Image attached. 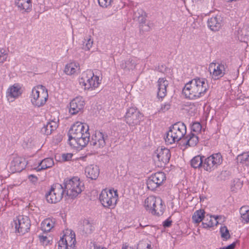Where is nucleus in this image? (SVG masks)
I'll return each instance as SVG.
<instances>
[{"instance_id": "864d4df0", "label": "nucleus", "mask_w": 249, "mask_h": 249, "mask_svg": "<svg viewBox=\"0 0 249 249\" xmlns=\"http://www.w3.org/2000/svg\"><path fill=\"white\" fill-rule=\"evenodd\" d=\"M241 220L243 222L248 223L249 222V212L241 216Z\"/></svg>"}, {"instance_id": "49530a36", "label": "nucleus", "mask_w": 249, "mask_h": 249, "mask_svg": "<svg viewBox=\"0 0 249 249\" xmlns=\"http://www.w3.org/2000/svg\"><path fill=\"white\" fill-rule=\"evenodd\" d=\"M1 57L0 58V63H3L6 61L7 57V54L5 53V51L3 49L1 50Z\"/></svg>"}, {"instance_id": "4d7b16f0", "label": "nucleus", "mask_w": 249, "mask_h": 249, "mask_svg": "<svg viewBox=\"0 0 249 249\" xmlns=\"http://www.w3.org/2000/svg\"><path fill=\"white\" fill-rule=\"evenodd\" d=\"M236 245V243L233 242L231 245L226 247H223L221 249H234Z\"/></svg>"}, {"instance_id": "423d86ee", "label": "nucleus", "mask_w": 249, "mask_h": 249, "mask_svg": "<svg viewBox=\"0 0 249 249\" xmlns=\"http://www.w3.org/2000/svg\"><path fill=\"white\" fill-rule=\"evenodd\" d=\"M118 194L117 190H103L99 196V200L102 205L106 208L113 209L117 203Z\"/></svg>"}, {"instance_id": "4468645a", "label": "nucleus", "mask_w": 249, "mask_h": 249, "mask_svg": "<svg viewBox=\"0 0 249 249\" xmlns=\"http://www.w3.org/2000/svg\"><path fill=\"white\" fill-rule=\"evenodd\" d=\"M27 164L25 159L20 157H14L10 163L9 170L12 173L20 172L25 169Z\"/></svg>"}, {"instance_id": "680f3d73", "label": "nucleus", "mask_w": 249, "mask_h": 249, "mask_svg": "<svg viewBox=\"0 0 249 249\" xmlns=\"http://www.w3.org/2000/svg\"><path fill=\"white\" fill-rule=\"evenodd\" d=\"M222 216V218H218L217 220L218 221V223L220 222H223V221H224L225 217L223 216Z\"/></svg>"}, {"instance_id": "20e7f679", "label": "nucleus", "mask_w": 249, "mask_h": 249, "mask_svg": "<svg viewBox=\"0 0 249 249\" xmlns=\"http://www.w3.org/2000/svg\"><path fill=\"white\" fill-rule=\"evenodd\" d=\"M186 133L185 124L178 122L173 124L166 132L164 137L165 142L167 144H171L178 142Z\"/></svg>"}, {"instance_id": "4be33fe9", "label": "nucleus", "mask_w": 249, "mask_h": 249, "mask_svg": "<svg viewBox=\"0 0 249 249\" xmlns=\"http://www.w3.org/2000/svg\"><path fill=\"white\" fill-rule=\"evenodd\" d=\"M57 126L58 125L56 122L53 121L48 122L41 128V132L46 135H50L53 131L56 129Z\"/></svg>"}, {"instance_id": "a211bd4d", "label": "nucleus", "mask_w": 249, "mask_h": 249, "mask_svg": "<svg viewBox=\"0 0 249 249\" xmlns=\"http://www.w3.org/2000/svg\"><path fill=\"white\" fill-rule=\"evenodd\" d=\"M158 91L157 97L159 98L162 99L166 95V88L168 85V82L163 78H160L158 81Z\"/></svg>"}, {"instance_id": "473e14b6", "label": "nucleus", "mask_w": 249, "mask_h": 249, "mask_svg": "<svg viewBox=\"0 0 249 249\" xmlns=\"http://www.w3.org/2000/svg\"><path fill=\"white\" fill-rule=\"evenodd\" d=\"M186 138L187 139L186 145L189 146H195L198 142V137L196 134L192 132L187 136Z\"/></svg>"}, {"instance_id": "bb28decb", "label": "nucleus", "mask_w": 249, "mask_h": 249, "mask_svg": "<svg viewBox=\"0 0 249 249\" xmlns=\"http://www.w3.org/2000/svg\"><path fill=\"white\" fill-rule=\"evenodd\" d=\"M236 160L237 162L242 165L249 166V151L238 155Z\"/></svg>"}, {"instance_id": "7c9ffc66", "label": "nucleus", "mask_w": 249, "mask_h": 249, "mask_svg": "<svg viewBox=\"0 0 249 249\" xmlns=\"http://www.w3.org/2000/svg\"><path fill=\"white\" fill-rule=\"evenodd\" d=\"M205 211L203 209L196 211L192 216V220L195 223H199L204 218Z\"/></svg>"}, {"instance_id": "7ed1b4c3", "label": "nucleus", "mask_w": 249, "mask_h": 249, "mask_svg": "<svg viewBox=\"0 0 249 249\" xmlns=\"http://www.w3.org/2000/svg\"><path fill=\"white\" fill-rule=\"evenodd\" d=\"M207 80L203 78L196 77L185 84L182 93L186 98L197 99L203 96L208 89Z\"/></svg>"}, {"instance_id": "ddd939ff", "label": "nucleus", "mask_w": 249, "mask_h": 249, "mask_svg": "<svg viewBox=\"0 0 249 249\" xmlns=\"http://www.w3.org/2000/svg\"><path fill=\"white\" fill-rule=\"evenodd\" d=\"M209 70L213 78L215 80L219 79L225 74V65L222 63H211Z\"/></svg>"}, {"instance_id": "79ce46f5", "label": "nucleus", "mask_w": 249, "mask_h": 249, "mask_svg": "<svg viewBox=\"0 0 249 249\" xmlns=\"http://www.w3.org/2000/svg\"><path fill=\"white\" fill-rule=\"evenodd\" d=\"M99 5L103 8H107L111 5L113 0H98Z\"/></svg>"}, {"instance_id": "c756f323", "label": "nucleus", "mask_w": 249, "mask_h": 249, "mask_svg": "<svg viewBox=\"0 0 249 249\" xmlns=\"http://www.w3.org/2000/svg\"><path fill=\"white\" fill-rule=\"evenodd\" d=\"M205 157L204 156H200L199 155H197L194 157L191 160V164L192 167L194 168H199L201 167L203 165V158Z\"/></svg>"}, {"instance_id": "f8f14e48", "label": "nucleus", "mask_w": 249, "mask_h": 249, "mask_svg": "<svg viewBox=\"0 0 249 249\" xmlns=\"http://www.w3.org/2000/svg\"><path fill=\"white\" fill-rule=\"evenodd\" d=\"M108 138L107 134L103 133L100 131H95L92 136L91 140H89V142L93 148L97 149L103 148L106 145V141Z\"/></svg>"}, {"instance_id": "6ab92c4d", "label": "nucleus", "mask_w": 249, "mask_h": 249, "mask_svg": "<svg viewBox=\"0 0 249 249\" xmlns=\"http://www.w3.org/2000/svg\"><path fill=\"white\" fill-rule=\"evenodd\" d=\"M86 177L91 179H96L99 175V168L97 165H89L85 170Z\"/></svg>"}, {"instance_id": "052dcab7", "label": "nucleus", "mask_w": 249, "mask_h": 249, "mask_svg": "<svg viewBox=\"0 0 249 249\" xmlns=\"http://www.w3.org/2000/svg\"><path fill=\"white\" fill-rule=\"evenodd\" d=\"M90 249H97V245L95 243H90Z\"/></svg>"}, {"instance_id": "f257e3e1", "label": "nucleus", "mask_w": 249, "mask_h": 249, "mask_svg": "<svg viewBox=\"0 0 249 249\" xmlns=\"http://www.w3.org/2000/svg\"><path fill=\"white\" fill-rule=\"evenodd\" d=\"M80 184L77 177L65 180L64 188L59 183L54 184L46 194V199L50 203H56L61 200L64 193L71 198L75 197L82 192Z\"/></svg>"}, {"instance_id": "39448f33", "label": "nucleus", "mask_w": 249, "mask_h": 249, "mask_svg": "<svg viewBox=\"0 0 249 249\" xmlns=\"http://www.w3.org/2000/svg\"><path fill=\"white\" fill-rule=\"evenodd\" d=\"M48 98V90L42 85H38L32 89L31 102L38 107L43 106Z\"/></svg>"}, {"instance_id": "5701e85b", "label": "nucleus", "mask_w": 249, "mask_h": 249, "mask_svg": "<svg viewBox=\"0 0 249 249\" xmlns=\"http://www.w3.org/2000/svg\"><path fill=\"white\" fill-rule=\"evenodd\" d=\"M73 239H76L75 233L71 230H67L65 234L58 242V246H64V243H68L70 241H72Z\"/></svg>"}, {"instance_id": "a18cd8bd", "label": "nucleus", "mask_w": 249, "mask_h": 249, "mask_svg": "<svg viewBox=\"0 0 249 249\" xmlns=\"http://www.w3.org/2000/svg\"><path fill=\"white\" fill-rule=\"evenodd\" d=\"M146 13L142 9L138 10L135 12L134 14V19L137 20L138 18L141 17V15H144Z\"/></svg>"}, {"instance_id": "6e6552de", "label": "nucleus", "mask_w": 249, "mask_h": 249, "mask_svg": "<svg viewBox=\"0 0 249 249\" xmlns=\"http://www.w3.org/2000/svg\"><path fill=\"white\" fill-rule=\"evenodd\" d=\"M142 118V114L134 107L129 108L125 115L126 123L129 125L134 126L140 124Z\"/></svg>"}, {"instance_id": "b1692460", "label": "nucleus", "mask_w": 249, "mask_h": 249, "mask_svg": "<svg viewBox=\"0 0 249 249\" xmlns=\"http://www.w3.org/2000/svg\"><path fill=\"white\" fill-rule=\"evenodd\" d=\"M21 94L20 91V88L18 86H13L10 87L6 92V97L8 100H10V98H15L18 97Z\"/></svg>"}, {"instance_id": "72a5a7b5", "label": "nucleus", "mask_w": 249, "mask_h": 249, "mask_svg": "<svg viewBox=\"0 0 249 249\" xmlns=\"http://www.w3.org/2000/svg\"><path fill=\"white\" fill-rule=\"evenodd\" d=\"M82 227L83 232L85 234L91 233L93 231L94 228L92 224L88 219H84L83 220Z\"/></svg>"}, {"instance_id": "cd10ccee", "label": "nucleus", "mask_w": 249, "mask_h": 249, "mask_svg": "<svg viewBox=\"0 0 249 249\" xmlns=\"http://www.w3.org/2000/svg\"><path fill=\"white\" fill-rule=\"evenodd\" d=\"M78 68V64L76 62H71L67 64L65 67L64 72L67 75L73 74Z\"/></svg>"}, {"instance_id": "e2e57ef3", "label": "nucleus", "mask_w": 249, "mask_h": 249, "mask_svg": "<svg viewBox=\"0 0 249 249\" xmlns=\"http://www.w3.org/2000/svg\"><path fill=\"white\" fill-rule=\"evenodd\" d=\"M122 249H132L130 247L127 245H123Z\"/></svg>"}, {"instance_id": "6e6d98bb", "label": "nucleus", "mask_w": 249, "mask_h": 249, "mask_svg": "<svg viewBox=\"0 0 249 249\" xmlns=\"http://www.w3.org/2000/svg\"><path fill=\"white\" fill-rule=\"evenodd\" d=\"M171 221L169 220V219H167L163 222V226L165 228L169 227L171 225Z\"/></svg>"}, {"instance_id": "8fccbe9b", "label": "nucleus", "mask_w": 249, "mask_h": 249, "mask_svg": "<svg viewBox=\"0 0 249 249\" xmlns=\"http://www.w3.org/2000/svg\"><path fill=\"white\" fill-rule=\"evenodd\" d=\"M248 212L249 213V207L248 206H244L240 208V213L241 216L248 213Z\"/></svg>"}, {"instance_id": "13d9d810", "label": "nucleus", "mask_w": 249, "mask_h": 249, "mask_svg": "<svg viewBox=\"0 0 249 249\" xmlns=\"http://www.w3.org/2000/svg\"><path fill=\"white\" fill-rule=\"evenodd\" d=\"M120 66L122 69H123L124 70L127 71V67L126 61H122L120 65Z\"/></svg>"}, {"instance_id": "a878e982", "label": "nucleus", "mask_w": 249, "mask_h": 249, "mask_svg": "<svg viewBox=\"0 0 249 249\" xmlns=\"http://www.w3.org/2000/svg\"><path fill=\"white\" fill-rule=\"evenodd\" d=\"M54 164L53 159L51 158L43 160L37 166V171L46 169L52 167Z\"/></svg>"}, {"instance_id": "4c0bfd02", "label": "nucleus", "mask_w": 249, "mask_h": 249, "mask_svg": "<svg viewBox=\"0 0 249 249\" xmlns=\"http://www.w3.org/2000/svg\"><path fill=\"white\" fill-rule=\"evenodd\" d=\"M42 225L45 231H50L53 227L54 222L52 220L46 219L43 221Z\"/></svg>"}, {"instance_id": "09e8293b", "label": "nucleus", "mask_w": 249, "mask_h": 249, "mask_svg": "<svg viewBox=\"0 0 249 249\" xmlns=\"http://www.w3.org/2000/svg\"><path fill=\"white\" fill-rule=\"evenodd\" d=\"M139 28L140 30L143 32L149 31L150 30V27L148 24H146L145 23L139 25Z\"/></svg>"}, {"instance_id": "393cba45", "label": "nucleus", "mask_w": 249, "mask_h": 249, "mask_svg": "<svg viewBox=\"0 0 249 249\" xmlns=\"http://www.w3.org/2000/svg\"><path fill=\"white\" fill-rule=\"evenodd\" d=\"M238 37L242 41L247 42L249 38V26L245 25L238 31Z\"/></svg>"}, {"instance_id": "de8ad7c7", "label": "nucleus", "mask_w": 249, "mask_h": 249, "mask_svg": "<svg viewBox=\"0 0 249 249\" xmlns=\"http://www.w3.org/2000/svg\"><path fill=\"white\" fill-rule=\"evenodd\" d=\"M170 104L169 103H165L164 105H162L160 111L164 112L167 111L170 108Z\"/></svg>"}, {"instance_id": "412c9836", "label": "nucleus", "mask_w": 249, "mask_h": 249, "mask_svg": "<svg viewBox=\"0 0 249 249\" xmlns=\"http://www.w3.org/2000/svg\"><path fill=\"white\" fill-rule=\"evenodd\" d=\"M160 197H155L154 196H149L144 201V207L147 210H149L151 213L152 209H153L154 206L156 205H160Z\"/></svg>"}, {"instance_id": "bf43d9fd", "label": "nucleus", "mask_w": 249, "mask_h": 249, "mask_svg": "<svg viewBox=\"0 0 249 249\" xmlns=\"http://www.w3.org/2000/svg\"><path fill=\"white\" fill-rule=\"evenodd\" d=\"M113 14V13L112 12L111 13H109L107 11H105L104 12V17L105 18H108L109 17H110V16L112 15Z\"/></svg>"}, {"instance_id": "3c124183", "label": "nucleus", "mask_w": 249, "mask_h": 249, "mask_svg": "<svg viewBox=\"0 0 249 249\" xmlns=\"http://www.w3.org/2000/svg\"><path fill=\"white\" fill-rule=\"evenodd\" d=\"M146 14H144V15H141V17H140L139 18H138L136 20H137L139 23V25H141V24H143L145 23L146 21Z\"/></svg>"}, {"instance_id": "37998d69", "label": "nucleus", "mask_w": 249, "mask_h": 249, "mask_svg": "<svg viewBox=\"0 0 249 249\" xmlns=\"http://www.w3.org/2000/svg\"><path fill=\"white\" fill-rule=\"evenodd\" d=\"M127 67V71H129L131 70H133L136 65V63L134 60L132 59H129L126 61Z\"/></svg>"}, {"instance_id": "9d476101", "label": "nucleus", "mask_w": 249, "mask_h": 249, "mask_svg": "<svg viewBox=\"0 0 249 249\" xmlns=\"http://www.w3.org/2000/svg\"><path fill=\"white\" fill-rule=\"evenodd\" d=\"M222 157L220 153H215L205 158L203 166L207 171H212L222 162Z\"/></svg>"}, {"instance_id": "0e129e2a", "label": "nucleus", "mask_w": 249, "mask_h": 249, "mask_svg": "<svg viewBox=\"0 0 249 249\" xmlns=\"http://www.w3.org/2000/svg\"><path fill=\"white\" fill-rule=\"evenodd\" d=\"M97 249H106L105 247H101L100 246H97Z\"/></svg>"}, {"instance_id": "f704fd0d", "label": "nucleus", "mask_w": 249, "mask_h": 249, "mask_svg": "<svg viewBox=\"0 0 249 249\" xmlns=\"http://www.w3.org/2000/svg\"><path fill=\"white\" fill-rule=\"evenodd\" d=\"M147 186L149 190L154 191L159 187V183H157L156 181L151 176L149 177L147 180Z\"/></svg>"}, {"instance_id": "ea45409f", "label": "nucleus", "mask_w": 249, "mask_h": 249, "mask_svg": "<svg viewBox=\"0 0 249 249\" xmlns=\"http://www.w3.org/2000/svg\"><path fill=\"white\" fill-rule=\"evenodd\" d=\"M83 42V49L85 51H89L92 47L93 44V40L91 38H88L87 40Z\"/></svg>"}, {"instance_id": "9b49d317", "label": "nucleus", "mask_w": 249, "mask_h": 249, "mask_svg": "<svg viewBox=\"0 0 249 249\" xmlns=\"http://www.w3.org/2000/svg\"><path fill=\"white\" fill-rule=\"evenodd\" d=\"M170 157V151L166 148L159 147L153 155L154 160H157L161 166L168 163Z\"/></svg>"}, {"instance_id": "1a4fd4ad", "label": "nucleus", "mask_w": 249, "mask_h": 249, "mask_svg": "<svg viewBox=\"0 0 249 249\" xmlns=\"http://www.w3.org/2000/svg\"><path fill=\"white\" fill-rule=\"evenodd\" d=\"M16 231L20 234H24L28 232L30 230V220L27 216L19 215L14 220Z\"/></svg>"}, {"instance_id": "f03ea898", "label": "nucleus", "mask_w": 249, "mask_h": 249, "mask_svg": "<svg viewBox=\"0 0 249 249\" xmlns=\"http://www.w3.org/2000/svg\"><path fill=\"white\" fill-rule=\"evenodd\" d=\"M89 130V126L86 124L79 122L74 124L68 132L70 144L76 147L75 144L72 142L73 141L77 145L81 147L86 146L89 143L90 137Z\"/></svg>"}, {"instance_id": "2eb2a0df", "label": "nucleus", "mask_w": 249, "mask_h": 249, "mask_svg": "<svg viewBox=\"0 0 249 249\" xmlns=\"http://www.w3.org/2000/svg\"><path fill=\"white\" fill-rule=\"evenodd\" d=\"M85 103L81 96L74 98L70 103L69 112L71 115H75L83 109Z\"/></svg>"}, {"instance_id": "c03bdc74", "label": "nucleus", "mask_w": 249, "mask_h": 249, "mask_svg": "<svg viewBox=\"0 0 249 249\" xmlns=\"http://www.w3.org/2000/svg\"><path fill=\"white\" fill-rule=\"evenodd\" d=\"M39 239L40 242L42 243L43 245L45 246L47 245L50 242V240L48 239V238L46 236L39 235Z\"/></svg>"}, {"instance_id": "aec40b11", "label": "nucleus", "mask_w": 249, "mask_h": 249, "mask_svg": "<svg viewBox=\"0 0 249 249\" xmlns=\"http://www.w3.org/2000/svg\"><path fill=\"white\" fill-rule=\"evenodd\" d=\"M16 6L18 10L23 12H29L32 9L31 0H15Z\"/></svg>"}, {"instance_id": "5fc2aeb1", "label": "nucleus", "mask_w": 249, "mask_h": 249, "mask_svg": "<svg viewBox=\"0 0 249 249\" xmlns=\"http://www.w3.org/2000/svg\"><path fill=\"white\" fill-rule=\"evenodd\" d=\"M28 179L29 180L34 184L37 182L38 178L36 176L34 175H30L28 176Z\"/></svg>"}, {"instance_id": "0eeeda50", "label": "nucleus", "mask_w": 249, "mask_h": 249, "mask_svg": "<svg viewBox=\"0 0 249 249\" xmlns=\"http://www.w3.org/2000/svg\"><path fill=\"white\" fill-rule=\"evenodd\" d=\"M99 78L94 75V73L91 70H88L82 74V77L79 80V83L81 86L84 87V89H94L98 87L99 84Z\"/></svg>"}, {"instance_id": "e433bc0d", "label": "nucleus", "mask_w": 249, "mask_h": 249, "mask_svg": "<svg viewBox=\"0 0 249 249\" xmlns=\"http://www.w3.org/2000/svg\"><path fill=\"white\" fill-rule=\"evenodd\" d=\"M76 239H73L72 241H70L68 243H64V246L59 245L58 246L59 249H75Z\"/></svg>"}, {"instance_id": "a19ab883", "label": "nucleus", "mask_w": 249, "mask_h": 249, "mask_svg": "<svg viewBox=\"0 0 249 249\" xmlns=\"http://www.w3.org/2000/svg\"><path fill=\"white\" fill-rule=\"evenodd\" d=\"M201 125L199 123L195 122L191 126V132H194L196 133L199 132L201 130Z\"/></svg>"}, {"instance_id": "c85d7f7f", "label": "nucleus", "mask_w": 249, "mask_h": 249, "mask_svg": "<svg viewBox=\"0 0 249 249\" xmlns=\"http://www.w3.org/2000/svg\"><path fill=\"white\" fill-rule=\"evenodd\" d=\"M159 203L160 205H158L156 203V205L154 206L153 209H152L151 213L153 214L160 216L163 214L165 209V205L163 204V202L160 197Z\"/></svg>"}, {"instance_id": "c9c22d12", "label": "nucleus", "mask_w": 249, "mask_h": 249, "mask_svg": "<svg viewBox=\"0 0 249 249\" xmlns=\"http://www.w3.org/2000/svg\"><path fill=\"white\" fill-rule=\"evenodd\" d=\"M221 237L224 240H227L230 239L231 235L227 227L225 226L221 227L220 229Z\"/></svg>"}, {"instance_id": "603ef678", "label": "nucleus", "mask_w": 249, "mask_h": 249, "mask_svg": "<svg viewBox=\"0 0 249 249\" xmlns=\"http://www.w3.org/2000/svg\"><path fill=\"white\" fill-rule=\"evenodd\" d=\"M72 156L73 155L71 153H66L63 154L62 155V158L64 161H68L71 160Z\"/></svg>"}, {"instance_id": "dca6fc26", "label": "nucleus", "mask_w": 249, "mask_h": 249, "mask_svg": "<svg viewBox=\"0 0 249 249\" xmlns=\"http://www.w3.org/2000/svg\"><path fill=\"white\" fill-rule=\"evenodd\" d=\"M222 18L220 16H216L208 19V26L213 31H218L221 26Z\"/></svg>"}, {"instance_id": "f3484780", "label": "nucleus", "mask_w": 249, "mask_h": 249, "mask_svg": "<svg viewBox=\"0 0 249 249\" xmlns=\"http://www.w3.org/2000/svg\"><path fill=\"white\" fill-rule=\"evenodd\" d=\"M222 218V215H207L204 216V221L202 223V225L204 228H210L217 225L218 224V218Z\"/></svg>"}, {"instance_id": "2f4dec72", "label": "nucleus", "mask_w": 249, "mask_h": 249, "mask_svg": "<svg viewBox=\"0 0 249 249\" xmlns=\"http://www.w3.org/2000/svg\"><path fill=\"white\" fill-rule=\"evenodd\" d=\"M152 178L156 181L157 183H159V186H160L162 184L163 182L166 180V176L165 174L162 172H158L152 174Z\"/></svg>"}, {"instance_id": "58836bf2", "label": "nucleus", "mask_w": 249, "mask_h": 249, "mask_svg": "<svg viewBox=\"0 0 249 249\" xmlns=\"http://www.w3.org/2000/svg\"><path fill=\"white\" fill-rule=\"evenodd\" d=\"M151 249V245L148 243L146 241H141L137 245V249Z\"/></svg>"}]
</instances>
